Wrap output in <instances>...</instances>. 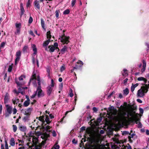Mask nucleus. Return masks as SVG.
<instances>
[{
  "instance_id": "obj_1",
  "label": "nucleus",
  "mask_w": 149,
  "mask_h": 149,
  "mask_svg": "<svg viewBox=\"0 0 149 149\" xmlns=\"http://www.w3.org/2000/svg\"><path fill=\"white\" fill-rule=\"evenodd\" d=\"M143 85L145 86H142L137 92V96L140 97H143L145 93H146L148 92L149 88V84H144Z\"/></svg>"
},
{
  "instance_id": "obj_25",
  "label": "nucleus",
  "mask_w": 149,
  "mask_h": 149,
  "mask_svg": "<svg viewBox=\"0 0 149 149\" xmlns=\"http://www.w3.org/2000/svg\"><path fill=\"white\" fill-rule=\"evenodd\" d=\"M30 104V101H25L24 103L23 106L25 107L28 106Z\"/></svg>"
},
{
  "instance_id": "obj_7",
  "label": "nucleus",
  "mask_w": 149,
  "mask_h": 149,
  "mask_svg": "<svg viewBox=\"0 0 149 149\" xmlns=\"http://www.w3.org/2000/svg\"><path fill=\"white\" fill-rule=\"evenodd\" d=\"M18 128L20 131L23 132H25L27 130L26 127L21 125L20 123H19Z\"/></svg>"
},
{
  "instance_id": "obj_2",
  "label": "nucleus",
  "mask_w": 149,
  "mask_h": 149,
  "mask_svg": "<svg viewBox=\"0 0 149 149\" xmlns=\"http://www.w3.org/2000/svg\"><path fill=\"white\" fill-rule=\"evenodd\" d=\"M101 146L98 143L89 144L88 146L85 148V149H100Z\"/></svg>"
},
{
  "instance_id": "obj_33",
  "label": "nucleus",
  "mask_w": 149,
  "mask_h": 149,
  "mask_svg": "<svg viewBox=\"0 0 149 149\" xmlns=\"http://www.w3.org/2000/svg\"><path fill=\"white\" fill-rule=\"evenodd\" d=\"M12 69L13 65L12 64L11 65H9L8 71L9 72H11L12 70Z\"/></svg>"
},
{
  "instance_id": "obj_18",
  "label": "nucleus",
  "mask_w": 149,
  "mask_h": 149,
  "mask_svg": "<svg viewBox=\"0 0 149 149\" xmlns=\"http://www.w3.org/2000/svg\"><path fill=\"white\" fill-rule=\"evenodd\" d=\"M139 85L138 83H136L135 84H132V86L131 87V91L133 92L134 91L135 88L137 86Z\"/></svg>"
},
{
  "instance_id": "obj_42",
  "label": "nucleus",
  "mask_w": 149,
  "mask_h": 149,
  "mask_svg": "<svg viewBox=\"0 0 149 149\" xmlns=\"http://www.w3.org/2000/svg\"><path fill=\"white\" fill-rule=\"evenodd\" d=\"M60 12L59 10H56L55 12L56 16V17L58 18L59 17V13Z\"/></svg>"
},
{
  "instance_id": "obj_5",
  "label": "nucleus",
  "mask_w": 149,
  "mask_h": 149,
  "mask_svg": "<svg viewBox=\"0 0 149 149\" xmlns=\"http://www.w3.org/2000/svg\"><path fill=\"white\" fill-rule=\"evenodd\" d=\"M129 119L132 122H133L134 121L135 122L136 124L138 123V122H139V125H141V123L139 122L140 119H139L136 116H135L134 119H133L132 118H129Z\"/></svg>"
},
{
  "instance_id": "obj_17",
  "label": "nucleus",
  "mask_w": 149,
  "mask_h": 149,
  "mask_svg": "<svg viewBox=\"0 0 149 149\" xmlns=\"http://www.w3.org/2000/svg\"><path fill=\"white\" fill-rule=\"evenodd\" d=\"M50 42V40L49 39H48L47 40L44 41L42 47H47L48 45Z\"/></svg>"
},
{
  "instance_id": "obj_40",
  "label": "nucleus",
  "mask_w": 149,
  "mask_h": 149,
  "mask_svg": "<svg viewBox=\"0 0 149 149\" xmlns=\"http://www.w3.org/2000/svg\"><path fill=\"white\" fill-rule=\"evenodd\" d=\"M20 58V57H16L15 58V65H16L17 64V62L19 61Z\"/></svg>"
},
{
  "instance_id": "obj_53",
  "label": "nucleus",
  "mask_w": 149,
  "mask_h": 149,
  "mask_svg": "<svg viewBox=\"0 0 149 149\" xmlns=\"http://www.w3.org/2000/svg\"><path fill=\"white\" fill-rule=\"evenodd\" d=\"M42 124L41 125V126H42V127H45V126L46 125V124L45 123V120H44V121H42Z\"/></svg>"
},
{
  "instance_id": "obj_32",
  "label": "nucleus",
  "mask_w": 149,
  "mask_h": 149,
  "mask_svg": "<svg viewBox=\"0 0 149 149\" xmlns=\"http://www.w3.org/2000/svg\"><path fill=\"white\" fill-rule=\"evenodd\" d=\"M41 23L42 28L44 29L45 22L42 19H41Z\"/></svg>"
},
{
  "instance_id": "obj_14",
  "label": "nucleus",
  "mask_w": 149,
  "mask_h": 149,
  "mask_svg": "<svg viewBox=\"0 0 149 149\" xmlns=\"http://www.w3.org/2000/svg\"><path fill=\"white\" fill-rule=\"evenodd\" d=\"M36 74H33L31 77V78L30 80V81H29V83H30V82H31L33 80H35V82H36Z\"/></svg>"
},
{
  "instance_id": "obj_16",
  "label": "nucleus",
  "mask_w": 149,
  "mask_h": 149,
  "mask_svg": "<svg viewBox=\"0 0 149 149\" xmlns=\"http://www.w3.org/2000/svg\"><path fill=\"white\" fill-rule=\"evenodd\" d=\"M32 47L34 52L33 54L36 55L37 53V49L36 46L35 44H33L32 45Z\"/></svg>"
},
{
  "instance_id": "obj_31",
  "label": "nucleus",
  "mask_w": 149,
  "mask_h": 149,
  "mask_svg": "<svg viewBox=\"0 0 149 149\" xmlns=\"http://www.w3.org/2000/svg\"><path fill=\"white\" fill-rule=\"evenodd\" d=\"M123 71H124V72L122 73V75L124 76H125L126 75H127L128 73L127 72V70L125 69H124Z\"/></svg>"
},
{
  "instance_id": "obj_58",
  "label": "nucleus",
  "mask_w": 149,
  "mask_h": 149,
  "mask_svg": "<svg viewBox=\"0 0 149 149\" xmlns=\"http://www.w3.org/2000/svg\"><path fill=\"white\" fill-rule=\"evenodd\" d=\"M133 116V114L131 112H128L127 113V118L129 117V116Z\"/></svg>"
},
{
  "instance_id": "obj_24",
  "label": "nucleus",
  "mask_w": 149,
  "mask_h": 149,
  "mask_svg": "<svg viewBox=\"0 0 149 149\" xmlns=\"http://www.w3.org/2000/svg\"><path fill=\"white\" fill-rule=\"evenodd\" d=\"M51 127L50 126L47 125L46 127H42V129L46 130V132H50V131H49L48 130L50 129Z\"/></svg>"
},
{
  "instance_id": "obj_8",
  "label": "nucleus",
  "mask_w": 149,
  "mask_h": 149,
  "mask_svg": "<svg viewBox=\"0 0 149 149\" xmlns=\"http://www.w3.org/2000/svg\"><path fill=\"white\" fill-rule=\"evenodd\" d=\"M53 87L48 86L46 88V92L48 96H50L52 93Z\"/></svg>"
},
{
  "instance_id": "obj_26",
  "label": "nucleus",
  "mask_w": 149,
  "mask_h": 149,
  "mask_svg": "<svg viewBox=\"0 0 149 149\" xmlns=\"http://www.w3.org/2000/svg\"><path fill=\"white\" fill-rule=\"evenodd\" d=\"M21 10L20 14V17H21L24 14V13L25 12V10L24 8H21L20 9Z\"/></svg>"
},
{
  "instance_id": "obj_13",
  "label": "nucleus",
  "mask_w": 149,
  "mask_h": 149,
  "mask_svg": "<svg viewBox=\"0 0 149 149\" xmlns=\"http://www.w3.org/2000/svg\"><path fill=\"white\" fill-rule=\"evenodd\" d=\"M32 110V108H28L26 110V111H25V112L24 113V115H27L28 116H30L31 115V111Z\"/></svg>"
},
{
  "instance_id": "obj_56",
  "label": "nucleus",
  "mask_w": 149,
  "mask_h": 149,
  "mask_svg": "<svg viewBox=\"0 0 149 149\" xmlns=\"http://www.w3.org/2000/svg\"><path fill=\"white\" fill-rule=\"evenodd\" d=\"M77 63L78 64H81V65L79 66L80 67H81L83 64V62L81 61H79L78 62H77Z\"/></svg>"
},
{
  "instance_id": "obj_44",
  "label": "nucleus",
  "mask_w": 149,
  "mask_h": 149,
  "mask_svg": "<svg viewBox=\"0 0 149 149\" xmlns=\"http://www.w3.org/2000/svg\"><path fill=\"white\" fill-rule=\"evenodd\" d=\"M33 21V18L31 16H30L29 17V24H31L32 22Z\"/></svg>"
},
{
  "instance_id": "obj_27",
  "label": "nucleus",
  "mask_w": 149,
  "mask_h": 149,
  "mask_svg": "<svg viewBox=\"0 0 149 149\" xmlns=\"http://www.w3.org/2000/svg\"><path fill=\"white\" fill-rule=\"evenodd\" d=\"M67 47L66 46H64L63 48L61 49V51L63 52V54H64L65 51H67Z\"/></svg>"
},
{
  "instance_id": "obj_36",
  "label": "nucleus",
  "mask_w": 149,
  "mask_h": 149,
  "mask_svg": "<svg viewBox=\"0 0 149 149\" xmlns=\"http://www.w3.org/2000/svg\"><path fill=\"white\" fill-rule=\"evenodd\" d=\"M21 56V53L20 51L17 52L16 53V57H20Z\"/></svg>"
},
{
  "instance_id": "obj_30",
  "label": "nucleus",
  "mask_w": 149,
  "mask_h": 149,
  "mask_svg": "<svg viewBox=\"0 0 149 149\" xmlns=\"http://www.w3.org/2000/svg\"><path fill=\"white\" fill-rule=\"evenodd\" d=\"M44 117H45V116H40L38 118V120L40 121H41L42 122V121L44 122Z\"/></svg>"
},
{
  "instance_id": "obj_48",
  "label": "nucleus",
  "mask_w": 149,
  "mask_h": 149,
  "mask_svg": "<svg viewBox=\"0 0 149 149\" xmlns=\"http://www.w3.org/2000/svg\"><path fill=\"white\" fill-rule=\"evenodd\" d=\"M6 44V42H1V45H0V47H4L5 45Z\"/></svg>"
},
{
  "instance_id": "obj_57",
  "label": "nucleus",
  "mask_w": 149,
  "mask_h": 149,
  "mask_svg": "<svg viewBox=\"0 0 149 149\" xmlns=\"http://www.w3.org/2000/svg\"><path fill=\"white\" fill-rule=\"evenodd\" d=\"M65 69V68L64 65L62 66L61 68V72H63Z\"/></svg>"
},
{
  "instance_id": "obj_35",
  "label": "nucleus",
  "mask_w": 149,
  "mask_h": 149,
  "mask_svg": "<svg viewBox=\"0 0 149 149\" xmlns=\"http://www.w3.org/2000/svg\"><path fill=\"white\" fill-rule=\"evenodd\" d=\"M127 115L126 113L125 112H123L122 114V115L123 117V118L125 120H126V119L127 118V117H125V116Z\"/></svg>"
},
{
  "instance_id": "obj_41",
  "label": "nucleus",
  "mask_w": 149,
  "mask_h": 149,
  "mask_svg": "<svg viewBox=\"0 0 149 149\" xmlns=\"http://www.w3.org/2000/svg\"><path fill=\"white\" fill-rule=\"evenodd\" d=\"M122 134L123 135L127 134L131 135V133H130L129 132L127 131H124Z\"/></svg>"
},
{
  "instance_id": "obj_20",
  "label": "nucleus",
  "mask_w": 149,
  "mask_h": 149,
  "mask_svg": "<svg viewBox=\"0 0 149 149\" xmlns=\"http://www.w3.org/2000/svg\"><path fill=\"white\" fill-rule=\"evenodd\" d=\"M45 116L46 118L45 121L46 122L47 124H49L51 123V121H50L49 120V116L47 115H46Z\"/></svg>"
},
{
  "instance_id": "obj_51",
  "label": "nucleus",
  "mask_w": 149,
  "mask_h": 149,
  "mask_svg": "<svg viewBox=\"0 0 149 149\" xmlns=\"http://www.w3.org/2000/svg\"><path fill=\"white\" fill-rule=\"evenodd\" d=\"M144 78L143 77H138L137 78V80L139 81H143L144 80Z\"/></svg>"
},
{
  "instance_id": "obj_46",
  "label": "nucleus",
  "mask_w": 149,
  "mask_h": 149,
  "mask_svg": "<svg viewBox=\"0 0 149 149\" xmlns=\"http://www.w3.org/2000/svg\"><path fill=\"white\" fill-rule=\"evenodd\" d=\"M20 29L18 28L16 30V31L15 32V33L16 34H19L20 33Z\"/></svg>"
},
{
  "instance_id": "obj_6",
  "label": "nucleus",
  "mask_w": 149,
  "mask_h": 149,
  "mask_svg": "<svg viewBox=\"0 0 149 149\" xmlns=\"http://www.w3.org/2000/svg\"><path fill=\"white\" fill-rule=\"evenodd\" d=\"M36 91H38L37 95L38 97H40L44 96V93L42 92L41 88H37Z\"/></svg>"
},
{
  "instance_id": "obj_64",
  "label": "nucleus",
  "mask_w": 149,
  "mask_h": 149,
  "mask_svg": "<svg viewBox=\"0 0 149 149\" xmlns=\"http://www.w3.org/2000/svg\"><path fill=\"white\" fill-rule=\"evenodd\" d=\"M53 46L55 47V48L57 47L58 46V43L57 42H55Z\"/></svg>"
},
{
  "instance_id": "obj_61",
  "label": "nucleus",
  "mask_w": 149,
  "mask_h": 149,
  "mask_svg": "<svg viewBox=\"0 0 149 149\" xmlns=\"http://www.w3.org/2000/svg\"><path fill=\"white\" fill-rule=\"evenodd\" d=\"M52 134L53 136L54 137L56 136L57 135L55 131H53L52 132Z\"/></svg>"
},
{
  "instance_id": "obj_21",
  "label": "nucleus",
  "mask_w": 149,
  "mask_h": 149,
  "mask_svg": "<svg viewBox=\"0 0 149 149\" xmlns=\"http://www.w3.org/2000/svg\"><path fill=\"white\" fill-rule=\"evenodd\" d=\"M29 49L27 45H25L22 49V51L24 53H26Z\"/></svg>"
},
{
  "instance_id": "obj_49",
  "label": "nucleus",
  "mask_w": 149,
  "mask_h": 149,
  "mask_svg": "<svg viewBox=\"0 0 149 149\" xmlns=\"http://www.w3.org/2000/svg\"><path fill=\"white\" fill-rule=\"evenodd\" d=\"M102 118L101 117H100L97 118V121L98 123H100L102 121Z\"/></svg>"
},
{
  "instance_id": "obj_43",
  "label": "nucleus",
  "mask_w": 149,
  "mask_h": 149,
  "mask_svg": "<svg viewBox=\"0 0 149 149\" xmlns=\"http://www.w3.org/2000/svg\"><path fill=\"white\" fill-rule=\"evenodd\" d=\"M21 24H16V27L17 29L19 28L21 29Z\"/></svg>"
},
{
  "instance_id": "obj_10",
  "label": "nucleus",
  "mask_w": 149,
  "mask_h": 149,
  "mask_svg": "<svg viewBox=\"0 0 149 149\" xmlns=\"http://www.w3.org/2000/svg\"><path fill=\"white\" fill-rule=\"evenodd\" d=\"M48 48H49L48 52L50 53L53 52L56 49L55 47L53 45H51L48 46Z\"/></svg>"
},
{
  "instance_id": "obj_63",
  "label": "nucleus",
  "mask_w": 149,
  "mask_h": 149,
  "mask_svg": "<svg viewBox=\"0 0 149 149\" xmlns=\"http://www.w3.org/2000/svg\"><path fill=\"white\" fill-rule=\"evenodd\" d=\"M81 131H83L86 130V127L84 126H83L80 128Z\"/></svg>"
},
{
  "instance_id": "obj_60",
  "label": "nucleus",
  "mask_w": 149,
  "mask_h": 149,
  "mask_svg": "<svg viewBox=\"0 0 149 149\" xmlns=\"http://www.w3.org/2000/svg\"><path fill=\"white\" fill-rule=\"evenodd\" d=\"M38 87L37 88H41L40 81H38Z\"/></svg>"
},
{
  "instance_id": "obj_54",
  "label": "nucleus",
  "mask_w": 149,
  "mask_h": 149,
  "mask_svg": "<svg viewBox=\"0 0 149 149\" xmlns=\"http://www.w3.org/2000/svg\"><path fill=\"white\" fill-rule=\"evenodd\" d=\"M77 67H78L77 65H76L75 67H74L73 68V69L72 70H71V72L72 73L73 72H74V70L75 69H77Z\"/></svg>"
},
{
  "instance_id": "obj_38",
  "label": "nucleus",
  "mask_w": 149,
  "mask_h": 149,
  "mask_svg": "<svg viewBox=\"0 0 149 149\" xmlns=\"http://www.w3.org/2000/svg\"><path fill=\"white\" fill-rule=\"evenodd\" d=\"M130 136H128V138L129 139H131V138H133L134 136L136 135L135 134L133 133L132 134H131V135H130Z\"/></svg>"
},
{
  "instance_id": "obj_15",
  "label": "nucleus",
  "mask_w": 149,
  "mask_h": 149,
  "mask_svg": "<svg viewBox=\"0 0 149 149\" xmlns=\"http://www.w3.org/2000/svg\"><path fill=\"white\" fill-rule=\"evenodd\" d=\"M38 139L37 137H34L32 138V142L35 145H36L38 143Z\"/></svg>"
},
{
  "instance_id": "obj_23",
  "label": "nucleus",
  "mask_w": 149,
  "mask_h": 149,
  "mask_svg": "<svg viewBox=\"0 0 149 149\" xmlns=\"http://www.w3.org/2000/svg\"><path fill=\"white\" fill-rule=\"evenodd\" d=\"M26 115V116H25L23 118V120L24 121V122H26V121H28L29 120V118L30 117V116H28L27 115Z\"/></svg>"
},
{
  "instance_id": "obj_4",
  "label": "nucleus",
  "mask_w": 149,
  "mask_h": 149,
  "mask_svg": "<svg viewBox=\"0 0 149 149\" xmlns=\"http://www.w3.org/2000/svg\"><path fill=\"white\" fill-rule=\"evenodd\" d=\"M5 106L7 111L8 113V114L6 113L5 114V116L7 117L9 116V115H10L12 113L13 109L11 107L9 106L8 104H6Z\"/></svg>"
},
{
  "instance_id": "obj_62",
  "label": "nucleus",
  "mask_w": 149,
  "mask_h": 149,
  "mask_svg": "<svg viewBox=\"0 0 149 149\" xmlns=\"http://www.w3.org/2000/svg\"><path fill=\"white\" fill-rule=\"evenodd\" d=\"M72 142L73 143L77 144V141H76L75 139H74L72 140Z\"/></svg>"
},
{
  "instance_id": "obj_39",
  "label": "nucleus",
  "mask_w": 149,
  "mask_h": 149,
  "mask_svg": "<svg viewBox=\"0 0 149 149\" xmlns=\"http://www.w3.org/2000/svg\"><path fill=\"white\" fill-rule=\"evenodd\" d=\"M49 86L53 87L54 86V81L53 79H52L51 80V85Z\"/></svg>"
},
{
  "instance_id": "obj_28",
  "label": "nucleus",
  "mask_w": 149,
  "mask_h": 149,
  "mask_svg": "<svg viewBox=\"0 0 149 149\" xmlns=\"http://www.w3.org/2000/svg\"><path fill=\"white\" fill-rule=\"evenodd\" d=\"M124 93L126 95H127L129 93V90L127 88H126L125 89L123 90Z\"/></svg>"
},
{
  "instance_id": "obj_37",
  "label": "nucleus",
  "mask_w": 149,
  "mask_h": 149,
  "mask_svg": "<svg viewBox=\"0 0 149 149\" xmlns=\"http://www.w3.org/2000/svg\"><path fill=\"white\" fill-rule=\"evenodd\" d=\"M142 62L143 63V68H146V61L144 60H143Z\"/></svg>"
},
{
  "instance_id": "obj_45",
  "label": "nucleus",
  "mask_w": 149,
  "mask_h": 149,
  "mask_svg": "<svg viewBox=\"0 0 149 149\" xmlns=\"http://www.w3.org/2000/svg\"><path fill=\"white\" fill-rule=\"evenodd\" d=\"M76 2V0H72L71 2V5L72 7H73L75 5Z\"/></svg>"
},
{
  "instance_id": "obj_34",
  "label": "nucleus",
  "mask_w": 149,
  "mask_h": 149,
  "mask_svg": "<svg viewBox=\"0 0 149 149\" xmlns=\"http://www.w3.org/2000/svg\"><path fill=\"white\" fill-rule=\"evenodd\" d=\"M12 126L13 127V131L15 132L17 130V127L15 125H13Z\"/></svg>"
},
{
  "instance_id": "obj_19",
  "label": "nucleus",
  "mask_w": 149,
  "mask_h": 149,
  "mask_svg": "<svg viewBox=\"0 0 149 149\" xmlns=\"http://www.w3.org/2000/svg\"><path fill=\"white\" fill-rule=\"evenodd\" d=\"M10 144L12 146H14L15 145V142L14 138H12L10 139Z\"/></svg>"
},
{
  "instance_id": "obj_9",
  "label": "nucleus",
  "mask_w": 149,
  "mask_h": 149,
  "mask_svg": "<svg viewBox=\"0 0 149 149\" xmlns=\"http://www.w3.org/2000/svg\"><path fill=\"white\" fill-rule=\"evenodd\" d=\"M70 37L68 36L67 37H66V38L64 39H63L61 40V42L64 45L65 44H67L69 42H70L69 40L70 39Z\"/></svg>"
},
{
  "instance_id": "obj_59",
  "label": "nucleus",
  "mask_w": 149,
  "mask_h": 149,
  "mask_svg": "<svg viewBox=\"0 0 149 149\" xmlns=\"http://www.w3.org/2000/svg\"><path fill=\"white\" fill-rule=\"evenodd\" d=\"M30 4H31L30 1H29V0H28L27 2V4H26V7H29V6L30 5Z\"/></svg>"
},
{
  "instance_id": "obj_29",
  "label": "nucleus",
  "mask_w": 149,
  "mask_h": 149,
  "mask_svg": "<svg viewBox=\"0 0 149 149\" xmlns=\"http://www.w3.org/2000/svg\"><path fill=\"white\" fill-rule=\"evenodd\" d=\"M70 13V10L69 9H67L63 12V14L64 15H67Z\"/></svg>"
},
{
  "instance_id": "obj_47",
  "label": "nucleus",
  "mask_w": 149,
  "mask_h": 149,
  "mask_svg": "<svg viewBox=\"0 0 149 149\" xmlns=\"http://www.w3.org/2000/svg\"><path fill=\"white\" fill-rule=\"evenodd\" d=\"M5 149H9L8 145V144L7 141L5 140Z\"/></svg>"
},
{
  "instance_id": "obj_12",
  "label": "nucleus",
  "mask_w": 149,
  "mask_h": 149,
  "mask_svg": "<svg viewBox=\"0 0 149 149\" xmlns=\"http://www.w3.org/2000/svg\"><path fill=\"white\" fill-rule=\"evenodd\" d=\"M9 98V94L6 93L5 96L4 98V102L5 104L7 103L8 102V101Z\"/></svg>"
},
{
  "instance_id": "obj_55",
  "label": "nucleus",
  "mask_w": 149,
  "mask_h": 149,
  "mask_svg": "<svg viewBox=\"0 0 149 149\" xmlns=\"http://www.w3.org/2000/svg\"><path fill=\"white\" fill-rule=\"evenodd\" d=\"M139 110L140 111V113L141 114H143V109L141 108H139Z\"/></svg>"
},
{
  "instance_id": "obj_3",
  "label": "nucleus",
  "mask_w": 149,
  "mask_h": 149,
  "mask_svg": "<svg viewBox=\"0 0 149 149\" xmlns=\"http://www.w3.org/2000/svg\"><path fill=\"white\" fill-rule=\"evenodd\" d=\"M49 135L47 134L46 133L44 134V136H41V137L43 139H44V140L42 141L40 143V146H42L44 145L46 143L47 138L48 137H49Z\"/></svg>"
},
{
  "instance_id": "obj_52",
  "label": "nucleus",
  "mask_w": 149,
  "mask_h": 149,
  "mask_svg": "<svg viewBox=\"0 0 149 149\" xmlns=\"http://www.w3.org/2000/svg\"><path fill=\"white\" fill-rule=\"evenodd\" d=\"M68 36H65V34L64 33H63V35L61 36V39L62 40L63 39H64L65 38H66V37H67Z\"/></svg>"
},
{
  "instance_id": "obj_11",
  "label": "nucleus",
  "mask_w": 149,
  "mask_h": 149,
  "mask_svg": "<svg viewBox=\"0 0 149 149\" xmlns=\"http://www.w3.org/2000/svg\"><path fill=\"white\" fill-rule=\"evenodd\" d=\"M34 3L35 7L36 8L38 9L39 10L40 9V6L38 1L37 0H35L34 1Z\"/></svg>"
},
{
  "instance_id": "obj_22",
  "label": "nucleus",
  "mask_w": 149,
  "mask_h": 149,
  "mask_svg": "<svg viewBox=\"0 0 149 149\" xmlns=\"http://www.w3.org/2000/svg\"><path fill=\"white\" fill-rule=\"evenodd\" d=\"M47 38L48 39H49L50 40V39L52 37V36L51 35V32L50 31L47 32Z\"/></svg>"
},
{
  "instance_id": "obj_50",
  "label": "nucleus",
  "mask_w": 149,
  "mask_h": 149,
  "mask_svg": "<svg viewBox=\"0 0 149 149\" xmlns=\"http://www.w3.org/2000/svg\"><path fill=\"white\" fill-rule=\"evenodd\" d=\"M53 148L54 149H59L60 146L58 145H55L54 146Z\"/></svg>"
}]
</instances>
